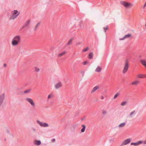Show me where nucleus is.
<instances>
[{
  "instance_id": "a211bd4d",
  "label": "nucleus",
  "mask_w": 146,
  "mask_h": 146,
  "mask_svg": "<svg viewBox=\"0 0 146 146\" xmlns=\"http://www.w3.org/2000/svg\"><path fill=\"white\" fill-rule=\"evenodd\" d=\"M136 113V112H135V110L132 111L129 114V117H132L133 116V115Z\"/></svg>"
},
{
  "instance_id": "5701e85b",
  "label": "nucleus",
  "mask_w": 146,
  "mask_h": 146,
  "mask_svg": "<svg viewBox=\"0 0 146 146\" xmlns=\"http://www.w3.org/2000/svg\"><path fill=\"white\" fill-rule=\"evenodd\" d=\"M144 75L142 74H139L137 75V77L139 78H144Z\"/></svg>"
},
{
  "instance_id": "cd10ccee",
  "label": "nucleus",
  "mask_w": 146,
  "mask_h": 146,
  "mask_svg": "<svg viewBox=\"0 0 146 146\" xmlns=\"http://www.w3.org/2000/svg\"><path fill=\"white\" fill-rule=\"evenodd\" d=\"M82 42H77L76 44H75V45L77 46H78L79 45H80L81 44H82Z\"/></svg>"
},
{
  "instance_id": "79ce46f5",
  "label": "nucleus",
  "mask_w": 146,
  "mask_h": 146,
  "mask_svg": "<svg viewBox=\"0 0 146 146\" xmlns=\"http://www.w3.org/2000/svg\"><path fill=\"white\" fill-rule=\"evenodd\" d=\"M55 141V139H54L52 140V142H54Z\"/></svg>"
},
{
  "instance_id": "49530a36",
  "label": "nucleus",
  "mask_w": 146,
  "mask_h": 146,
  "mask_svg": "<svg viewBox=\"0 0 146 146\" xmlns=\"http://www.w3.org/2000/svg\"><path fill=\"white\" fill-rule=\"evenodd\" d=\"M80 25V27H81V25Z\"/></svg>"
},
{
  "instance_id": "ddd939ff",
  "label": "nucleus",
  "mask_w": 146,
  "mask_h": 146,
  "mask_svg": "<svg viewBox=\"0 0 146 146\" xmlns=\"http://www.w3.org/2000/svg\"><path fill=\"white\" fill-rule=\"evenodd\" d=\"M19 13H18L17 15H11L10 17V20L11 19H15L19 15Z\"/></svg>"
},
{
  "instance_id": "1a4fd4ad",
  "label": "nucleus",
  "mask_w": 146,
  "mask_h": 146,
  "mask_svg": "<svg viewBox=\"0 0 146 146\" xmlns=\"http://www.w3.org/2000/svg\"><path fill=\"white\" fill-rule=\"evenodd\" d=\"M143 143V141H140L137 142L136 143H131V145H133L134 146H137L139 144H141Z\"/></svg>"
},
{
  "instance_id": "412c9836",
  "label": "nucleus",
  "mask_w": 146,
  "mask_h": 146,
  "mask_svg": "<svg viewBox=\"0 0 146 146\" xmlns=\"http://www.w3.org/2000/svg\"><path fill=\"white\" fill-rule=\"evenodd\" d=\"M125 122L122 123L121 124H120L119 125H118V127H124V126H125Z\"/></svg>"
},
{
  "instance_id": "b1692460",
  "label": "nucleus",
  "mask_w": 146,
  "mask_h": 146,
  "mask_svg": "<svg viewBox=\"0 0 146 146\" xmlns=\"http://www.w3.org/2000/svg\"><path fill=\"white\" fill-rule=\"evenodd\" d=\"M12 13L13 15H16L18 14V11L17 10H15L12 12Z\"/></svg>"
},
{
  "instance_id": "0eeeda50",
  "label": "nucleus",
  "mask_w": 146,
  "mask_h": 146,
  "mask_svg": "<svg viewBox=\"0 0 146 146\" xmlns=\"http://www.w3.org/2000/svg\"><path fill=\"white\" fill-rule=\"evenodd\" d=\"M5 99V94L4 93L0 95V107L2 104Z\"/></svg>"
},
{
  "instance_id": "2f4dec72",
  "label": "nucleus",
  "mask_w": 146,
  "mask_h": 146,
  "mask_svg": "<svg viewBox=\"0 0 146 146\" xmlns=\"http://www.w3.org/2000/svg\"><path fill=\"white\" fill-rule=\"evenodd\" d=\"M119 95V93H117L114 96L113 99H115L117 97V96Z\"/></svg>"
},
{
  "instance_id": "20e7f679",
  "label": "nucleus",
  "mask_w": 146,
  "mask_h": 146,
  "mask_svg": "<svg viewBox=\"0 0 146 146\" xmlns=\"http://www.w3.org/2000/svg\"><path fill=\"white\" fill-rule=\"evenodd\" d=\"M129 64L127 61H126L125 63L123 71V74L126 73L129 68Z\"/></svg>"
},
{
  "instance_id": "9b49d317",
  "label": "nucleus",
  "mask_w": 146,
  "mask_h": 146,
  "mask_svg": "<svg viewBox=\"0 0 146 146\" xmlns=\"http://www.w3.org/2000/svg\"><path fill=\"white\" fill-rule=\"evenodd\" d=\"M62 86V84L61 82H60L56 84L55 86V88L56 89H57L58 88H60Z\"/></svg>"
},
{
  "instance_id": "f257e3e1",
  "label": "nucleus",
  "mask_w": 146,
  "mask_h": 146,
  "mask_svg": "<svg viewBox=\"0 0 146 146\" xmlns=\"http://www.w3.org/2000/svg\"><path fill=\"white\" fill-rule=\"evenodd\" d=\"M21 40V37L20 35H17L15 36L12 40V45L13 46H17L20 42Z\"/></svg>"
},
{
  "instance_id": "39448f33",
  "label": "nucleus",
  "mask_w": 146,
  "mask_h": 146,
  "mask_svg": "<svg viewBox=\"0 0 146 146\" xmlns=\"http://www.w3.org/2000/svg\"><path fill=\"white\" fill-rule=\"evenodd\" d=\"M37 123L39 124L40 126L41 127H46L49 126L48 124L46 123H42L38 120L36 121Z\"/></svg>"
},
{
  "instance_id": "e433bc0d",
  "label": "nucleus",
  "mask_w": 146,
  "mask_h": 146,
  "mask_svg": "<svg viewBox=\"0 0 146 146\" xmlns=\"http://www.w3.org/2000/svg\"><path fill=\"white\" fill-rule=\"evenodd\" d=\"M87 63V62L86 61H85L83 62V64L84 65H85Z\"/></svg>"
},
{
  "instance_id": "aec40b11",
  "label": "nucleus",
  "mask_w": 146,
  "mask_h": 146,
  "mask_svg": "<svg viewBox=\"0 0 146 146\" xmlns=\"http://www.w3.org/2000/svg\"><path fill=\"white\" fill-rule=\"evenodd\" d=\"M82 128L81 129V131L82 133H83L84 132L85 129H86V126L84 125H82Z\"/></svg>"
},
{
  "instance_id": "4c0bfd02",
  "label": "nucleus",
  "mask_w": 146,
  "mask_h": 146,
  "mask_svg": "<svg viewBox=\"0 0 146 146\" xmlns=\"http://www.w3.org/2000/svg\"><path fill=\"white\" fill-rule=\"evenodd\" d=\"M146 6V2H145V4L144 5L143 7V8L144 9Z\"/></svg>"
},
{
  "instance_id": "4be33fe9",
  "label": "nucleus",
  "mask_w": 146,
  "mask_h": 146,
  "mask_svg": "<svg viewBox=\"0 0 146 146\" xmlns=\"http://www.w3.org/2000/svg\"><path fill=\"white\" fill-rule=\"evenodd\" d=\"M101 70V68L99 67V66H98L96 70V71L98 72H100Z\"/></svg>"
},
{
  "instance_id": "f704fd0d",
  "label": "nucleus",
  "mask_w": 146,
  "mask_h": 146,
  "mask_svg": "<svg viewBox=\"0 0 146 146\" xmlns=\"http://www.w3.org/2000/svg\"><path fill=\"white\" fill-rule=\"evenodd\" d=\"M32 129L33 130V131L34 132H35L36 131V129L34 127H32Z\"/></svg>"
},
{
  "instance_id": "c03bdc74",
  "label": "nucleus",
  "mask_w": 146,
  "mask_h": 146,
  "mask_svg": "<svg viewBox=\"0 0 146 146\" xmlns=\"http://www.w3.org/2000/svg\"><path fill=\"white\" fill-rule=\"evenodd\" d=\"M145 27H146V23H145Z\"/></svg>"
},
{
  "instance_id": "7ed1b4c3",
  "label": "nucleus",
  "mask_w": 146,
  "mask_h": 146,
  "mask_svg": "<svg viewBox=\"0 0 146 146\" xmlns=\"http://www.w3.org/2000/svg\"><path fill=\"white\" fill-rule=\"evenodd\" d=\"M120 3L127 8H129L133 6L132 4L129 3L126 1H121L120 2Z\"/></svg>"
},
{
  "instance_id": "4468645a",
  "label": "nucleus",
  "mask_w": 146,
  "mask_h": 146,
  "mask_svg": "<svg viewBox=\"0 0 146 146\" xmlns=\"http://www.w3.org/2000/svg\"><path fill=\"white\" fill-rule=\"evenodd\" d=\"M141 64L146 68V61L145 60H140Z\"/></svg>"
},
{
  "instance_id": "6ab92c4d",
  "label": "nucleus",
  "mask_w": 146,
  "mask_h": 146,
  "mask_svg": "<svg viewBox=\"0 0 146 146\" xmlns=\"http://www.w3.org/2000/svg\"><path fill=\"white\" fill-rule=\"evenodd\" d=\"M139 81H135L134 82H133L131 83V84L132 85H137L139 83Z\"/></svg>"
},
{
  "instance_id": "2eb2a0df",
  "label": "nucleus",
  "mask_w": 146,
  "mask_h": 146,
  "mask_svg": "<svg viewBox=\"0 0 146 146\" xmlns=\"http://www.w3.org/2000/svg\"><path fill=\"white\" fill-rule=\"evenodd\" d=\"M99 88V87L98 86H96L94 87L91 91V93H93L95 91H96L97 89H98Z\"/></svg>"
},
{
  "instance_id": "c9c22d12",
  "label": "nucleus",
  "mask_w": 146,
  "mask_h": 146,
  "mask_svg": "<svg viewBox=\"0 0 146 146\" xmlns=\"http://www.w3.org/2000/svg\"><path fill=\"white\" fill-rule=\"evenodd\" d=\"M107 112L106 111H104L102 113L103 114H105Z\"/></svg>"
},
{
  "instance_id": "c85d7f7f",
  "label": "nucleus",
  "mask_w": 146,
  "mask_h": 146,
  "mask_svg": "<svg viewBox=\"0 0 146 146\" xmlns=\"http://www.w3.org/2000/svg\"><path fill=\"white\" fill-rule=\"evenodd\" d=\"M127 102L126 101H124L121 102V105L122 106H124L125 105L127 104Z\"/></svg>"
},
{
  "instance_id": "423d86ee",
  "label": "nucleus",
  "mask_w": 146,
  "mask_h": 146,
  "mask_svg": "<svg viewBox=\"0 0 146 146\" xmlns=\"http://www.w3.org/2000/svg\"><path fill=\"white\" fill-rule=\"evenodd\" d=\"M26 101L29 103L33 107H35V105L33 100L30 98H27L26 99Z\"/></svg>"
},
{
  "instance_id": "7c9ffc66",
  "label": "nucleus",
  "mask_w": 146,
  "mask_h": 146,
  "mask_svg": "<svg viewBox=\"0 0 146 146\" xmlns=\"http://www.w3.org/2000/svg\"><path fill=\"white\" fill-rule=\"evenodd\" d=\"M53 96V95L52 94H50L48 96V99L51 98Z\"/></svg>"
},
{
  "instance_id": "f8f14e48",
  "label": "nucleus",
  "mask_w": 146,
  "mask_h": 146,
  "mask_svg": "<svg viewBox=\"0 0 146 146\" xmlns=\"http://www.w3.org/2000/svg\"><path fill=\"white\" fill-rule=\"evenodd\" d=\"M34 143L35 145H39L41 144V142L40 140H36L34 141Z\"/></svg>"
},
{
  "instance_id": "72a5a7b5",
  "label": "nucleus",
  "mask_w": 146,
  "mask_h": 146,
  "mask_svg": "<svg viewBox=\"0 0 146 146\" xmlns=\"http://www.w3.org/2000/svg\"><path fill=\"white\" fill-rule=\"evenodd\" d=\"M108 26H106V27H104V31L105 32H106L107 29H108Z\"/></svg>"
},
{
  "instance_id": "393cba45",
  "label": "nucleus",
  "mask_w": 146,
  "mask_h": 146,
  "mask_svg": "<svg viewBox=\"0 0 146 146\" xmlns=\"http://www.w3.org/2000/svg\"><path fill=\"white\" fill-rule=\"evenodd\" d=\"M66 53V52L64 51L63 52L59 54L58 55V57H61L63 56V55L65 54Z\"/></svg>"
},
{
  "instance_id": "473e14b6",
  "label": "nucleus",
  "mask_w": 146,
  "mask_h": 146,
  "mask_svg": "<svg viewBox=\"0 0 146 146\" xmlns=\"http://www.w3.org/2000/svg\"><path fill=\"white\" fill-rule=\"evenodd\" d=\"M89 49V48L88 47H86V48L83 49L82 50V51L83 52H86Z\"/></svg>"
},
{
  "instance_id": "58836bf2",
  "label": "nucleus",
  "mask_w": 146,
  "mask_h": 146,
  "mask_svg": "<svg viewBox=\"0 0 146 146\" xmlns=\"http://www.w3.org/2000/svg\"><path fill=\"white\" fill-rule=\"evenodd\" d=\"M101 98L102 100H103L104 98V97L103 96H101Z\"/></svg>"
},
{
  "instance_id": "c756f323",
  "label": "nucleus",
  "mask_w": 146,
  "mask_h": 146,
  "mask_svg": "<svg viewBox=\"0 0 146 146\" xmlns=\"http://www.w3.org/2000/svg\"><path fill=\"white\" fill-rule=\"evenodd\" d=\"M34 70L36 72H39L40 71V69L37 67H35L34 68Z\"/></svg>"
},
{
  "instance_id": "a18cd8bd",
  "label": "nucleus",
  "mask_w": 146,
  "mask_h": 146,
  "mask_svg": "<svg viewBox=\"0 0 146 146\" xmlns=\"http://www.w3.org/2000/svg\"><path fill=\"white\" fill-rule=\"evenodd\" d=\"M6 139H4V140H5V141H6Z\"/></svg>"
},
{
  "instance_id": "f03ea898",
  "label": "nucleus",
  "mask_w": 146,
  "mask_h": 146,
  "mask_svg": "<svg viewBox=\"0 0 146 146\" xmlns=\"http://www.w3.org/2000/svg\"><path fill=\"white\" fill-rule=\"evenodd\" d=\"M31 22V20L29 19L27 20L23 25L21 29L26 28L28 29L29 28V24Z\"/></svg>"
},
{
  "instance_id": "f3484780",
  "label": "nucleus",
  "mask_w": 146,
  "mask_h": 146,
  "mask_svg": "<svg viewBox=\"0 0 146 146\" xmlns=\"http://www.w3.org/2000/svg\"><path fill=\"white\" fill-rule=\"evenodd\" d=\"M40 22H39L36 25L34 30V31H36L37 28L40 26Z\"/></svg>"
},
{
  "instance_id": "6e6552de",
  "label": "nucleus",
  "mask_w": 146,
  "mask_h": 146,
  "mask_svg": "<svg viewBox=\"0 0 146 146\" xmlns=\"http://www.w3.org/2000/svg\"><path fill=\"white\" fill-rule=\"evenodd\" d=\"M131 140V139L130 138L127 139L122 143L121 145H124L128 144L130 142Z\"/></svg>"
},
{
  "instance_id": "ea45409f",
  "label": "nucleus",
  "mask_w": 146,
  "mask_h": 146,
  "mask_svg": "<svg viewBox=\"0 0 146 146\" xmlns=\"http://www.w3.org/2000/svg\"><path fill=\"white\" fill-rule=\"evenodd\" d=\"M143 143L144 144H146V140H145Z\"/></svg>"
},
{
  "instance_id": "bb28decb",
  "label": "nucleus",
  "mask_w": 146,
  "mask_h": 146,
  "mask_svg": "<svg viewBox=\"0 0 146 146\" xmlns=\"http://www.w3.org/2000/svg\"><path fill=\"white\" fill-rule=\"evenodd\" d=\"M31 91V89H29L27 90H25L24 92V93L25 94H27L29 93Z\"/></svg>"
},
{
  "instance_id": "a878e982",
  "label": "nucleus",
  "mask_w": 146,
  "mask_h": 146,
  "mask_svg": "<svg viewBox=\"0 0 146 146\" xmlns=\"http://www.w3.org/2000/svg\"><path fill=\"white\" fill-rule=\"evenodd\" d=\"M93 57V54L92 52H90L89 54V58L90 59H92Z\"/></svg>"
},
{
  "instance_id": "9d476101",
  "label": "nucleus",
  "mask_w": 146,
  "mask_h": 146,
  "mask_svg": "<svg viewBox=\"0 0 146 146\" xmlns=\"http://www.w3.org/2000/svg\"><path fill=\"white\" fill-rule=\"evenodd\" d=\"M131 36V35L130 34H127L125 35L122 38H120L119 39L120 40H122L126 38H128L130 37Z\"/></svg>"
},
{
  "instance_id": "a19ab883",
  "label": "nucleus",
  "mask_w": 146,
  "mask_h": 146,
  "mask_svg": "<svg viewBox=\"0 0 146 146\" xmlns=\"http://www.w3.org/2000/svg\"><path fill=\"white\" fill-rule=\"evenodd\" d=\"M3 66H4V67H5L7 65L6 64H4Z\"/></svg>"
},
{
  "instance_id": "dca6fc26",
  "label": "nucleus",
  "mask_w": 146,
  "mask_h": 146,
  "mask_svg": "<svg viewBox=\"0 0 146 146\" xmlns=\"http://www.w3.org/2000/svg\"><path fill=\"white\" fill-rule=\"evenodd\" d=\"M73 40H74V38H70V39L68 41V42L67 44V46L69 45H70L71 44V43Z\"/></svg>"
},
{
  "instance_id": "37998d69",
  "label": "nucleus",
  "mask_w": 146,
  "mask_h": 146,
  "mask_svg": "<svg viewBox=\"0 0 146 146\" xmlns=\"http://www.w3.org/2000/svg\"><path fill=\"white\" fill-rule=\"evenodd\" d=\"M144 78H146V75H144Z\"/></svg>"
}]
</instances>
